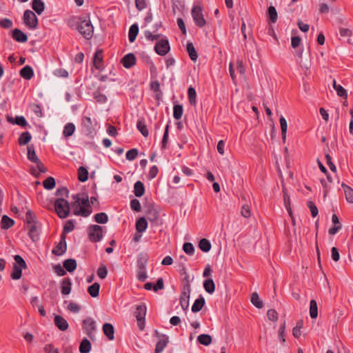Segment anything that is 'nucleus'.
Segmentation results:
<instances>
[{
    "label": "nucleus",
    "instance_id": "obj_15",
    "mask_svg": "<svg viewBox=\"0 0 353 353\" xmlns=\"http://www.w3.org/2000/svg\"><path fill=\"white\" fill-rule=\"evenodd\" d=\"M12 37L14 40L19 43H26L28 38L26 34L20 29L14 28L12 30Z\"/></svg>",
    "mask_w": 353,
    "mask_h": 353
},
{
    "label": "nucleus",
    "instance_id": "obj_63",
    "mask_svg": "<svg viewBox=\"0 0 353 353\" xmlns=\"http://www.w3.org/2000/svg\"><path fill=\"white\" fill-rule=\"evenodd\" d=\"M183 251L188 255L192 256L194 252V248L192 243L186 242L183 245Z\"/></svg>",
    "mask_w": 353,
    "mask_h": 353
},
{
    "label": "nucleus",
    "instance_id": "obj_22",
    "mask_svg": "<svg viewBox=\"0 0 353 353\" xmlns=\"http://www.w3.org/2000/svg\"><path fill=\"white\" fill-rule=\"evenodd\" d=\"M102 329L104 334L109 340L112 341L114 339V328L112 324L105 323L103 325Z\"/></svg>",
    "mask_w": 353,
    "mask_h": 353
},
{
    "label": "nucleus",
    "instance_id": "obj_34",
    "mask_svg": "<svg viewBox=\"0 0 353 353\" xmlns=\"http://www.w3.org/2000/svg\"><path fill=\"white\" fill-rule=\"evenodd\" d=\"M100 284L99 283H94L92 285L88 288V292L93 297L96 298L99 295Z\"/></svg>",
    "mask_w": 353,
    "mask_h": 353
},
{
    "label": "nucleus",
    "instance_id": "obj_42",
    "mask_svg": "<svg viewBox=\"0 0 353 353\" xmlns=\"http://www.w3.org/2000/svg\"><path fill=\"white\" fill-rule=\"evenodd\" d=\"M137 128L144 137H147L148 136V130L143 119L138 120L137 123Z\"/></svg>",
    "mask_w": 353,
    "mask_h": 353
},
{
    "label": "nucleus",
    "instance_id": "obj_48",
    "mask_svg": "<svg viewBox=\"0 0 353 353\" xmlns=\"http://www.w3.org/2000/svg\"><path fill=\"white\" fill-rule=\"evenodd\" d=\"M94 220L97 223L104 224L108 221V216L105 212H99L94 216Z\"/></svg>",
    "mask_w": 353,
    "mask_h": 353
},
{
    "label": "nucleus",
    "instance_id": "obj_20",
    "mask_svg": "<svg viewBox=\"0 0 353 353\" xmlns=\"http://www.w3.org/2000/svg\"><path fill=\"white\" fill-rule=\"evenodd\" d=\"M168 336L165 334H162V339H160L156 344L154 353H161L168 345Z\"/></svg>",
    "mask_w": 353,
    "mask_h": 353
},
{
    "label": "nucleus",
    "instance_id": "obj_38",
    "mask_svg": "<svg viewBox=\"0 0 353 353\" xmlns=\"http://www.w3.org/2000/svg\"><path fill=\"white\" fill-rule=\"evenodd\" d=\"M268 15L271 23H275L278 19V13L274 6H270L268 9Z\"/></svg>",
    "mask_w": 353,
    "mask_h": 353
},
{
    "label": "nucleus",
    "instance_id": "obj_60",
    "mask_svg": "<svg viewBox=\"0 0 353 353\" xmlns=\"http://www.w3.org/2000/svg\"><path fill=\"white\" fill-rule=\"evenodd\" d=\"M30 110L36 114L37 117H42L43 112L41 110V106L37 103H32L30 105Z\"/></svg>",
    "mask_w": 353,
    "mask_h": 353
},
{
    "label": "nucleus",
    "instance_id": "obj_31",
    "mask_svg": "<svg viewBox=\"0 0 353 353\" xmlns=\"http://www.w3.org/2000/svg\"><path fill=\"white\" fill-rule=\"evenodd\" d=\"M203 288L210 294H212L215 291V283L212 279H207L203 281Z\"/></svg>",
    "mask_w": 353,
    "mask_h": 353
},
{
    "label": "nucleus",
    "instance_id": "obj_57",
    "mask_svg": "<svg viewBox=\"0 0 353 353\" xmlns=\"http://www.w3.org/2000/svg\"><path fill=\"white\" fill-rule=\"evenodd\" d=\"M8 121L12 123L17 124L21 127H26L28 125L27 121L23 116H17L14 118V121H12L11 119H8Z\"/></svg>",
    "mask_w": 353,
    "mask_h": 353
},
{
    "label": "nucleus",
    "instance_id": "obj_64",
    "mask_svg": "<svg viewBox=\"0 0 353 353\" xmlns=\"http://www.w3.org/2000/svg\"><path fill=\"white\" fill-rule=\"evenodd\" d=\"M74 229V224L73 220H68L65 225L63 226V233L65 235V234L72 232Z\"/></svg>",
    "mask_w": 353,
    "mask_h": 353
},
{
    "label": "nucleus",
    "instance_id": "obj_49",
    "mask_svg": "<svg viewBox=\"0 0 353 353\" xmlns=\"http://www.w3.org/2000/svg\"><path fill=\"white\" fill-rule=\"evenodd\" d=\"M183 105L180 104H176L173 107V117L176 120H179L183 115Z\"/></svg>",
    "mask_w": 353,
    "mask_h": 353
},
{
    "label": "nucleus",
    "instance_id": "obj_5",
    "mask_svg": "<svg viewBox=\"0 0 353 353\" xmlns=\"http://www.w3.org/2000/svg\"><path fill=\"white\" fill-rule=\"evenodd\" d=\"M23 19L24 24L30 29L34 30L37 28L38 19L36 14L32 10H25Z\"/></svg>",
    "mask_w": 353,
    "mask_h": 353
},
{
    "label": "nucleus",
    "instance_id": "obj_53",
    "mask_svg": "<svg viewBox=\"0 0 353 353\" xmlns=\"http://www.w3.org/2000/svg\"><path fill=\"white\" fill-rule=\"evenodd\" d=\"M279 121H280V125H281L282 139L283 141H285L286 139L288 123H287L285 119L283 116H281L280 117Z\"/></svg>",
    "mask_w": 353,
    "mask_h": 353
},
{
    "label": "nucleus",
    "instance_id": "obj_51",
    "mask_svg": "<svg viewBox=\"0 0 353 353\" xmlns=\"http://www.w3.org/2000/svg\"><path fill=\"white\" fill-rule=\"evenodd\" d=\"M56 185L55 179L52 176H48L46 180L43 182V185L45 189L48 190H52Z\"/></svg>",
    "mask_w": 353,
    "mask_h": 353
},
{
    "label": "nucleus",
    "instance_id": "obj_33",
    "mask_svg": "<svg viewBox=\"0 0 353 353\" xmlns=\"http://www.w3.org/2000/svg\"><path fill=\"white\" fill-rule=\"evenodd\" d=\"M27 150H28L27 158L29 161H30L31 162L35 163L37 161H39V160H40L36 154L34 147L33 145H28Z\"/></svg>",
    "mask_w": 353,
    "mask_h": 353
},
{
    "label": "nucleus",
    "instance_id": "obj_28",
    "mask_svg": "<svg viewBox=\"0 0 353 353\" xmlns=\"http://www.w3.org/2000/svg\"><path fill=\"white\" fill-rule=\"evenodd\" d=\"M139 33V26L137 23L132 24L129 29L128 39L130 43H133Z\"/></svg>",
    "mask_w": 353,
    "mask_h": 353
},
{
    "label": "nucleus",
    "instance_id": "obj_17",
    "mask_svg": "<svg viewBox=\"0 0 353 353\" xmlns=\"http://www.w3.org/2000/svg\"><path fill=\"white\" fill-rule=\"evenodd\" d=\"M93 63L96 69L102 70L103 67V51L98 50L96 51L93 58Z\"/></svg>",
    "mask_w": 353,
    "mask_h": 353
},
{
    "label": "nucleus",
    "instance_id": "obj_56",
    "mask_svg": "<svg viewBox=\"0 0 353 353\" xmlns=\"http://www.w3.org/2000/svg\"><path fill=\"white\" fill-rule=\"evenodd\" d=\"M169 128H170V125H169V123H168L165 128V131H164L163 139L161 141V150H164L167 147V143H168V137H169Z\"/></svg>",
    "mask_w": 353,
    "mask_h": 353
},
{
    "label": "nucleus",
    "instance_id": "obj_16",
    "mask_svg": "<svg viewBox=\"0 0 353 353\" xmlns=\"http://www.w3.org/2000/svg\"><path fill=\"white\" fill-rule=\"evenodd\" d=\"M164 288L163 279L159 278L154 285L152 283L148 282L145 283L144 288L147 290H153L154 292H157L159 290H162Z\"/></svg>",
    "mask_w": 353,
    "mask_h": 353
},
{
    "label": "nucleus",
    "instance_id": "obj_26",
    "mask_svg": "<svg viewBox=\"0 0 353 353\" xmlns=\"http://www.w3.org/2000/svg\"><path fill=\"white\" fill-rule=\"evenodd\" d=\"M32 8L37 14L40 15L45 10V4L41 0H32Z\"/></svg>",
    "mask_w": 353,
    "mask_h": 353
},
{
    "label": "nucleus",
    "instance_id": "obj_62",
    "mask_svg": "<svg viewBox=\"0 0 353 353\" xmlns=\"http://www.w3.org/2000/svg\"><path fill=\"white\" fill-rule=\"evenodd\" d=\"M139 151L137 148H132L129 150L125 154V157L128 161L134 160L138 156Z\"/></svg>",
    "mask_w": 353,
    "mask_h": 353
},
{
    "label": "nucleus",
    "instance_id": "obj_27",
    "mask_svg": "<svg viewBox=\"0 0 353 353\" xmlns=\"http://www.w3.org/2000/svg\"><path fill=\"white\" fill-rule=\"evenodd\" d=\"M148 222L145 217H140L136 222V230L139 233H142L146 230Z\"/></svg>",
    "mask_w": 353,
    "mask_h": 353
},
{
    "label": "nucleus",
    "instance_id": "obj_41",
    "mask_svg": "<svg viewBox=\"0 0 353 353\" xmlns=\"http://www.w3.org/2000/svg\"><path fill=\"white\" fill-rule=\"evenodd\" d=\"M32 139L30 133L28 131L23 132L21 134L18 143L20 145H24L28 143Z\"/></svg>",
    "mask_w": 353,
    "mask_h": 353
},
{
    "label": "nucleus",
    "instance_id": "obj_9",
    "mask_svg": "<svg viewBox=\"0 0 353 353\" xmlns=\"http://www.w3.org/2000/svg\"><path fill=\"white\" fill-rule=\"evenodd\" d=\"M82 328L84 332L88 335V336L91 340H94V335L93 334V332L95 331L96 330L95 321L90 317H88L87 319L83 321Z\"/></svg>",
    "mask_w": 353,
    "mask_h": 353
},
{
    "label": "nucleus",
    "instance_id": "obj_44",
    "mask_svg": "<svg viewBox=\"0 0 353 353\" xmlns=\"http://www.w3.org/2000/svg\"><path fill=\"white\" fill-rule=\"evenodd\" d=\"M75 131V125L72 123H68L63 128V134L65 137L72 136Z\"/></svg>",
    "mask_w": 353,
    "mask_h": 353
},
{
    "label": "nucleus",
    "instance_id": "obj_19",
    "mask_svg": "<svg viewBox=\"0 0 353 353\" xmlns=\"http://www.w3.org/2000/svg\"><path fill=\"white\" fill-rule=\"evenodd\" d=\"M54 325L61 331H65L68 328L67 321L60 315H56L54 319Z\"/></svg>",
    "mask_w": 353,
    "mask_h": 353
},
{
    "label": "nucleus",
    "instance_id": "obj_36",
    "mask_svg": "<svg viewBox=\"0 0 353 353\" xmlns=\"http://www.w3.org/2000/svg\"><path fill=\"white\" fill-rule=\"evenodd\" d=\"M187 52L189 54L190 59L193 61H196L198 58L197 52L192 42H188L186 47Z\"/></svg>",
    "mask_w": 353,
    "mask_h": 353
},
{
    "label": "nucleus",
    "instance_id": "obj_4",
    "mask_svg": "<svg viewBox=\"0 0 353 353\" xmlns=\"http://www.w3.org/2000/svg\"><path fill=\"white\" fill-rule=\"evenodd\" d=\"M88 238L92 242H99L103 237L102 227L99 225H90L88 228Z\"/></svg>",
    "mask_w": 353,
    "mask_h": 353
},
{
    "label": "nucleus",
    "instance_id": "obj_29",
    "mask_svg": "<svg viewBox=\"0 0 353 353\" xmlns=\"http://www.w3.org/2000/svg\"><path fill=\"white\" fill-rule=\"evenodd\" d=\"M133 192L137 197H141L145 193L144 184L140 181H137L134 185Z\"/></svg>",
    "mask_w": 353,
    "mask_h": 353
},
{
    "label": "nucleus",
    "instance_id": "obj_37",
    "mask_svg": "<svg viewBox=\"0 0 353 353\" xmlns=\"http://www.w3.org/2000/svg\"><path fill=\"white\" fill-rule=\"evenodd\" d=\"M88 169L83 166H81L78 169V179L81 182H85L88 179Z\"/></svg>",
    "mask_w": 353,
    "mask_h": 353
},
{
    "label": "nucleus",
    "instance_id": "obj_45",
    "mask_svg": "<svg viewBox=\"0 0 353 353\" xmlns=\"http://www.w3.org/2000/svg\"><path fill=\"white\" fill-rule=\"evenodd\" d=\"M211 243L209 240L202 239L199 242V248L203 252H208L211 249Z\"/></svg>",
    "mask_w": 353,
    "mask_h": 353
},
{
    "label": "nucleus",
    "instance_id": "obj_32",
    "mask_svg": "<svg viewBox=\"0 0 353 353\" xmlns=\"http://www.w3.org/2000/svg\"><path fill=\"white\" fill-rule=\"evenodd\" d=\"M14 221L8 217L7 215H3L1 221V228L4 230H8L13 226Z\"/></svg>",
    "mask_w": 353,
    "mask_h": 353
},
{
    "label": "nucleus",
    "instance_id": "obj_3",
    "mask_svg": "<svg viewBox=\"0 0 353 353\" xmlns=\"http://www.w3.org/2000/svg\"><path fill=\"white\" fill-rule=\"evenodd\" d=\"M78 31L85 39L90 40L92 39L94 34V26L89 17L83 18Z\"/></svg>",
    "mask_w": 353,
    "mask_h": 353
},
{
    "label": "nucleus",
    "instance_id": "obj_47",
    "mask_svg": "<svg viewBox=\"0 0 353 353\" xmlns=\"http://www.w3.org/2000/svg\"><path fill=\"white\" fill-rule=\"evenodd\" d=\"M23 268L18 267L17 265H13L12 271L10 274V277L13 280H19L22 276Z\"/></svg>",
    "mask_w": 353,
    "mask_h": 353
},
{
    "label": "nucleus",
    "instance_id": "obj_35",
    "mask_svg": "<svg viewBox=\"0 0 353 353\" xmlns=\"http://www.w3.org/2000/svg\"><path fill=\"white\" fill-rule=\"evenodd\" d=\"M92 345L90 341L87 339H83L79 345V352L81 353H89L91 350Z\"/></svg>",
    "mask_w": 353,
    "mask_h": 353
},
{
    "label": "nucleus",
    "instance_id": "obj_6",
    "mask_svg": "<svg viewBox=\"0 0 353 353\" xmlns=\"http://www.w3.org/2000/svg\"><path fill=\"white\" fill-rule=\"evenodd\" d=\"M81 126L86 136L92 138L96 134L94 125L90 117L83 116L81 119Z\"/></svg>",
    "mask_w": 353,
    "mask_h": 353
},
{
    "label": "nucleus",
    "instance_id": "obj_58",
    "mask_svg": "<svg viewBox=\"0 0 353 353\" xmlns=\"http://www.w3.org/2000/svg\"><path fill=\"white\" fill-rule=\"evenodd\" d=\"M14 259L15 263L13 265H17L18 267L19 268H21L23 269H27L28 266L26 262L21 256L19 254L14 255Z\"/></svg>",
    "mask_w": 353,
    "mask_h": 353
},
{
    "label": "nucleus",
    "instance_id": "obj_8",
    "mask_svg": "<svg viewBox=\"0 0 353 353\" xmlns=\"http://www.w3.org/2000/svg\"><path fill=\"white\" fill-rule=\"evenodd\" d=\"M146 314V305L144 303L138 305L134 312V316L137 320L138 326L143 330L145 327V318Z\"/></svg>",
    "mask_w": 353,
    "mask_h": 353
},
{
    "label": "nucleus",
    "instance_id": "obj_12",
    "mask_svg": "<svg viewBox=\"0 0 353 353\" xmlns=\"http://www.w3.org/2000/svg\"><path fill=\"white\" fill-rule=\"evenodd\" d=\"M41 227V224L40 223L35 225H27L28 236L33 242H37L39 240Z\"/></svg>",
    "mask_w": 353,
    "mask_h": 353
},
{
    "label": "nucleus",
    "instance_id": "obj_7",
    "mask_svg": "<svg viewBox=\"0 0 353 353\" xmlns=\"http://www.w3.org/2000/svg\"><path fill=\"white\" fill-rule=\"evenodd\" d=\"M192 17L194 23L199 28L205 26L206 21L203 17L202 8L199 6H194L191 11Z\"/></svg>",
    "mask_w": 353,
    "mask_h": 353
},
{
    "label": "nucleus",
    "instance_id": "obj_23",
    "mask_svg": "<svg viewBox=\"0 0 353 353\" xmlns=\"http://www.w3.org/2000/svg\"><path fill=\"white\" fill-rule=\"evenodd\" d=\"M83 17L72 16L67 21L68 26L73 30H79V26Z\"/></svg>",
    "mask_w": 353,
    "mask_h": 353
},
{
    "label": "nucleus",
    "instance_id": "obj_25",
    "mask_svg": "<svg viewBox=\"0 0 353 353\" xmlns=\"http://www.w3.org/2000/svg\"><path fill=\"white\" fill-rule=\"evenodd\" d=\"M20 76L26 80H30L34 76V70L30 65H26L19 72Z\"/></svg>",
    "mask_w": 353,
    "mask_h": 353
},
{
    "label": "nucleus",
    "instance_id": "obj_18",
    "mask_svg": "<svg viewBox=\"0 0 353 353\" xmlns=\"http://www.w3.org/2000/svg\"><path fill=\"white\" fill-rule=\"evenodd\" d=\"M72 289V282L70 278H64L61 282V292L63 295H68L70 293Z\"/></svg>",
    "mask_w": 353,
    "mask_h": 353
},
{
    "label": "nucleus",
    "instance_id": "obj_11",
    "mask_svg": "<svg viewBox=\"0 0 353 353\" xmlns=\"http://www.w3.org/2000/svg\"><path fill=\"white\" fill-rule=\"evenodd\" d=\"M145 214L148 220L153 223L157 225L159 224L160 217L159 211L157 210L154 205L149 204L147 207Z\"/></svg>",
    "mask_w": 353,
    "mask_h": 353
},
{
    "label": "nucleus",
    "instance_id": "obj_61",
    "mask_svg": "<svg viewBox=\"0 0 353 353\" xmlns=\"http://www.w3.org/2000/svg\"><path fill=\"white\" fill-rule=\"evenodd\" d=\"M97 276L101 279H103L107 276L108 274V270L106 266L104 264H101L97 271Z\"/></svg>",
    "mask_w": 353,
    "mask_h": 353
},
{
    "label": "nucleus",
    "instance_id": "obj_13",
    "mask_svg": "<svg viewBox=\"0 0 353 353\" xmlns=\"http://www.w3.org/2000/svg\"><path fill=\"white\" fill-rule=\"evenodd\" d=\"M66 250L67 243L65 240V235L64 234H61L59 243L52 250V252L56 256H61L66 252Z\"/></svg>",
    "mask_w": 353,
    "mask_h": 353
},
{
    "label": "nucleus",
    "instance_id": "obj_50",
    "mask_svg": "<svg viewBox=\"0 0 353 353\" xmlns=\"http://www.w3.org/2000/svg\"><path fill=\"white\" fill-rule=\"evenodd\" d=\"M310 316L312 319H316L318 316V306L315 300L310 301Z\"/></svg>",
    "mask_w": 353,
    "mask_h": 353
},
{
    "label": "nucleus",
    "instance_id": "obj_40",
    "mask_svg": "<svg viewBox=\"0 0 353 353\" xmlns=\"http://www.w3.org/2000/svg\"><path fill=\"white\" fill-rule=\"evenodd\" d=\"M342 188L347 201L353 203V189L344 183L342 184Z\"/></svg>",
    "mask_w": 353,
    "mask_h": 353
},
{
    "label": "nucleus",
    "instance_id": "obj_30",
    "mask_svg": "<svg viewBox=\"0 0 353 353\" xmlns=\"http://www.w3.org/2000/svg\"><path fill=\"white\" fill-rule=\"evenodd\" d=\"M63 268L69 272H74L77 268V261L74 259H68L63 261Z\"/></svg>",
    "mask_w": 353,
    "mask_h": 353
},
{
    "label": "nucleus",
    "instance_id": "obj_39",
    "mask_svg": "<svg viewBox=\"0 0 353 353\" xmlns=\"http://www.w3.org/2000/svg\"><path fill=\"white\" fill-rule=\"evenodd\" d=\"M26 220L28 225L39 223V222L37 220L36 215L30 210H28L26 212Z\"/></svg>",
    "mask_w": 353,
    "mask_h": 353
},
{
    "label": "nucleus",
    "instance_id": "obj_24",
    "mask_svg": "<svg viewBox=\"0 0 353 353\" xmlns=\"http://www.w3.org/2000/svg\"><path fill=\"white\" fill-rule=\"evenodd\" d=\"M205 303V299L202 295H200L199 298L194 301L192 306V312L194 313L200 312L204 306Z\"/></svg>",
    "mask_w": 353,
    "mask_h": 353
},
{
    "label": "nucleus",
    "instance_id": "obj_2",
    "mask_svg": "<svg viewBox=\"0 0 353 353\" xmlns=\"http://www.w3.org/2000/svg\"><path fill=\"white\" fill-rule=\"evenodd\" d=\"M54 207L56 213L60 219L68 216L70 210L69 202L63 198H58L54 201Z\"/></svg>",
    "mask_w": 353,
    "mask_h": 353
},
{
    "label": "nucleus",
    "instance_id": "obj_1",
    "mask_svg": "<svg viewBox=\"0 0 353 353\" xmlns=\"http://www.w3.org/2000/svg\"><path fill=\"white\" fill-rule=\"evenodd\" d=\"M79 210H73V214L74 215L88 217L92 212V210L90 203V199L87 194L83 193L82 194V196L79 200Z\"/></svg>",
    "mask_w": 353,
    "mask_h": 353
},
{
    "label": "nucleus",
    "instance_id": "obj_55",
    "mask_svg": "<svg viewBox=\"0 0 353 353\" xmlns=\"http://www.w3.org/2000/svg\"><path fill=\"white\" fill-rule=\"evenodd\" d=\"M189 300H190V295L185 294L183 296V294L181 293L180 296V305L183 310H188L189 307Z\"/></svg>",
    "mask_w": 353,
    "mask_h": 353
},
{
    "label": "nucleus",
    "instance_id": "obj_52",
    "mask_svg": "<svg viewBox=\"0 0 353 353\" xmlns=\"http://www.w3.org/2000/svg\"><path fill=\"white\" fill-rule=\"evenodd\" d=\"M188 96L189 102L192 105H195L196 103V90L194 88L190 87L188 90Z\"/></svg>",
    "mask_w": 353,
    "mask_h": 353
},
{
    "label": "nucleus",
    "instance_id": "obj_54",
    "mask_svg": "<svg viewBox=\"0 0 353 353\" xmlns=\"http://www.w3.org/2000/svg\"><path fill=\"white\" fill-rule=\"evenodd\" d=\"M283 201H284L285 207V208H286L289 215L292 218V223L294 224L295 221H294V216H293V214H292V209L290 208V198L286 194L285 192H284Z\"/></svg>",
    "mask_w": 353,
    "mask_h": 353
},
{
    "label": "nucleus",
    "instance_id": "obj_10",
    "mask_svg": "<svg viewBox=\"0 0 353 353\" xmlns=\"http://www.w3.org/2000/svg\"><path fill=\"white\" fill-rule=\"evenodd\" d=\"M170 50V46L168 39L163 38L157 42L154 46L155 52L161 55L165 56Z\"/></svg>",
    "mask_w": 353,
    "mask_h": 353
},
{
    "label": "nucleus",
    "instance_id": "obj_46",
    "mask_svg": "<svg viewBox=\"0 0 353 353\" xmlns=\"http://www.w3.org/2000/svg\"><path fill=\"white\" fill-rule=\"evenodd\" d=\"M197 341L203 345H209L212 342V337L209 334H201L198 336Z\"/></svg>",
    "mask_w": 353,
    "mask_h": 353
},
{
    "label": "nucleus",
    "instance_id": "obj_14",
    "mask_svg": "<svg viewBox=\"0 0 353 353\" xmlns=\"http://www.w3.org/2000/svg\"><path fill=\"white\" fill-rule=\"evenodd\" d=\"M136 57L133 53L125 54L121 59V63L125 68H130L136 63Z\"/></svg>",
    "mask_w": 353,
    "mask_h": 353
},
{
    "label": "nucleus",
    "instance_id": "obj_59",
    "mask_svg": "<svg viewBox=\"0 0 353 353\" xmlns=\"http://www.w3.org/2000/svg\"><path fill=\"white\" fill-rule=\"evenodd\" d=\"M251 302L257 308H262L263 306V303L260 301L259 296L256 292H254L252 294Z\"/></svg>",
    "mask_w": 353,
    "mask_h": 353
},
{
    "label": "nucleus",
    "instance_id": "obj_21",
    "mask_svg": "<svg viewBox=\"0 0 353 353\" xmlns=\"http://www.w3.org/2000/svg\"><path fill=\"white\" fill-rule=\"evenodd\" d=\"M148 261V255L145 252H141L137 256V268L138 269H146V265Z\"/></svg>",
    "mask_w": 353,
    "mask_h": 353
},
{
    "label": "nucleus",
    "instance_id": "obj_43",
    "mask_svg": "<svg viewBox=\"0 0 353 353\" xmlns=\"http://www.w3.org/2000/svg\"><path fill=\"white\" fill-rule=\"evenodd\" d=\"M34 163L37 164V168L38 169V171L35 168H32V174L34 175L35 176H38L41 173H45L47 172V169L44 166V165L42 163L41 160H39V161L35 162Z\"/></svg>",
    "mask_w": 353,
    "mask_h": 353
}]
</instances>
